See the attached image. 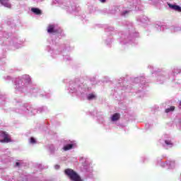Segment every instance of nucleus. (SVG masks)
I'll list each match as a JSON object with an SVG mask.
<instances>
[{"instance_id":"f257e3e1","label":"nucleus","mask_w":181,"mask_h":181,"mask_svg":"<svg viewBox=\"0 0 181 181\" xmlns=\"http://www.w3.org/2000/svg\"><path fill=\"white\" fill-rule=\"evenodd\" d=\"M64 172H65V174L68 175V177L71 180L83 181V180L81 179V177H80V175H78V174H77V173H76V171H74V170L68 168L65 170Z\"/></svg>"},{"instance_id":"f03ea898","label":"nucleus","mask_w":181,"mask_h":181,"mask_svg":"<svg viewBox=\"0 0 181 181\" xmlns=\"http://www.w3.org/2000/svg\"><path fill=\"white\" fill-rule=\"evenodd\" d=\"M0 136L1 138H4V140L0 141V142H11V139H9V135L8 133H6V132H0Z\"/></svg>"},{"instance_id":"7ed1b4c3","label":"nucleus","mask_w":181,"mask_h":181,"mask_svg":"<svg viewBox=\"0 0 181 181\" xmlns=\"http://www.w3.org/2000/svg\"><path fill=\"white\" fill-rule=\"evenodd\" d=\"M168 6L170 9H173V11H176L177 12H181V7L180 6L168 4Z\"/></svg>"},{"instance_id":"20e7f679","label":"nucleus","mask_w":181,"mask_h":181,"mask_svg":"<svg viewBox=\"0 0 181 181\" xmlns=\"http://www.w3.org/2000/svg\"><path fill=\"white\" fill-rule=\"evenodd\" d=\"M48 33H57V30H54V25H49L47 27Z\"/></svg>"},{"instance_id":"39448f33","label":"nucleus","mask_w":181,"mask_h":181,"mask_svg":"<svg viewBox=\"0 0 181 181\" xmlns=\"http://www.w3.org/2000/svg\"><path fill=\"white\" fill-rule=\"evenodd\" d=\"M0 3L6 8H11V4H9V0H0Z\"/></svg>"},{"instance_id":"423d86ee","label":"nucleus","mask_w":181,"mask_h":181,"mask_svg":"<svg viewBox=\"0 0 181 181\" xmlns=\"http://www.w3.org/2000/svg\"><path fill=\"white\" fill-rule=\"evenodd\" d=\"M31 12H33L35 15H42V11L37 8H32Z\"/></svg>"},{"instance_id":"0eeeda50","label":"nucleus","mask_w":181,"mask_h":181,"mask_svg":"<svg viewBox=\"0 0 181 181\" xmlns=\"http://www.w3.org/2000/svg\"><path fill=\"white\" fill-rule=\"evenodd\" d=\"M119 113H115L112 116V121H118L119 119Z\"/></svg>"},{"instance_id":"6e6552de","label":"nucleus","mask_w":181,"mask_h":181,"mask_svg":"<svg viewBox=\"0 0 181 181\" xmlns=\"http://www.w3.org/2000/svg\"><path fill=\"white\" fill-rule=\"evenodd\" d=\"M73 144H67L63 147L64 151H70V149H73Z\"/></svg>"},{"instance_id":"1a4fd4ad","label":"nucleus","mask_w":181,"mask_h":181,"mask_svg":"<svg viewBox=\"0 0 181 181\" xmlns=\"http://www.w3.org/2000/svg\"><path fill=\"white\" fill-rule=\"evenodd\" d=\"M175 111V106H171L169 108L165 109V112L168 114Z\"/></svg>"},{"instance_id":"9d476101","label":"nucleus","mask_w":181,"mask_h":181,"mask_svg":"<svg viewBox=\"0 0 181 181\" xmlns=\"http://www.w3.org/2000/svg\"><path fill=\"white\" fill-rule=\"evenodd\" d=\"M94 98H95V95H94L93 93H90L88 95V100H94Z\"/></svg>"},{"instance_id":"9b49d317","label":"nucleus","mask_w":181,"mask_h":181,"mask_svg":"<svg viewBox=\"0 0 181 181\" xmlns=\"http://www.w3.org/2000/svg\"><path fill=\"white\" fill-rule=\"evenodd\" d=\"M25 78L26 79L25 83H30V81H31L30 76L25 75Z\"/></svg>"},{"instance_id":"f8f14e48","label":"nucleus","mask_w":181,"mask_h":181,"mask_svg":"<svg viewBox=\"0 0 181 181\" xmlns=\"http://www.w3.org/2000/svg\"><path fill=\"white\" fill-rule=\"evenodd\" d=\"M30 144H36V140L35 139V138H30Z\"/></svg>"},{"instance_id":"ddd939ff","label":"nucleus","mask_w":181,"mask_h":181,"mask_svg":"<svg viewBox=\"0 0 181 181\" xmlns=\"http://www.w3.org/2000/svg\"><path fill=\"white\" fill-rule=\"evenodd\" d=\"M165 144H166V145H172V142L171 141H169L168 140H165Z\"/></svg>"},{"instance_id":"4468645a","label":"nucleus","mask_w":181,"mask_h":181,"mask_svg":"<svg viewBox=\"0 0 181 181\" xmlns=\"http://www.w3.org/2000/svg\"><path fill=\"white\" fill-rule=\"evenodd\" d=\"M16 166H21V163L19 162L16 163Z\"/></svg>"},{"instance_id":"2eb2a0df","label":"nucleus","mask_w":181,"mask_h":181,"mask_svg":"<svg viewBox=\"0 0 181 181\" xmlns=\"http://www.w3.org/2000/svg\"><path fill=\"white\" fill-rule=\"evenodd\" d=\"M59 168H60V165H55V169H59Z\"/></svg>"},{"instance_id":"dca6fc26","label":"nucleus","mask_w":181,"mask_h":181,"mask_svg":"<svg viewBox=\"0 0 181 181\" xmlns=\"http://www.w3.org/2000/svg\"><path fill=\"white\" fill-rule=\"evenodd\" d=\"M126 13H128V11H124L123 15H125Z\"/></svg>"},{"instance_id":"f3484780","label":"nucleus","mask_w":181,"mask_h":181,"mask_svg":"<svg viewBox=\"0 0 181 181\" xmlns=\"http://www.w3.org/2000/svg\"><path fill=\"white\" fill-rule=\"evenodd\" d=\"M100 2H102L103 4H104V2H105V0H100Z\"/></svg>"}]
</instances>
